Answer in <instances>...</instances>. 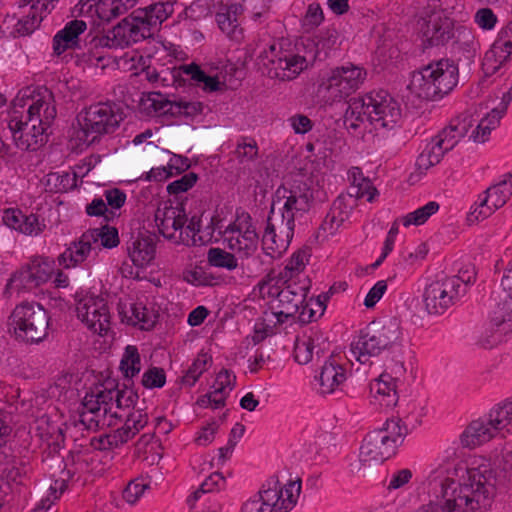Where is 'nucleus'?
Returning <instances> with one entry per match:
<instances>
[{
  "label": "nucleus",
  "instance_id": "37998d69",
  "mask_svg": "<svg viewBox=\"0 0 512 512\" xmlns=\"http://www.w3.org/2000/svg\"><path fill=\"white\" fill-rule=\"evenodd\" d=\"M87 232H93L95 249L114 248L119 244L118 230L115 227L103 226L101 228L90 229Z\"/></svg>",
  "mask_w": 512,
  "mask_h": 512
},
{
  "label": "nucleus",
  "instance_id": "393cba45",
  "mask_svg": "<svg viewBox=\"0 0 512 512\" xmlns=\"http://www.w3.org/2000/svg\"><path fill=\"white\" fill-rule=\"evenodd\" d=\"M370 393L379 405L394 407L398 402L396 379L387 373H382L370 384Z\"/></svg>",
  "mask_w": 512,
  "mask_h": 512
},
{
  "label": "nucleus",
  "instance_id": "0e129e2a",
  "mask_svg": "<svg viewBox=\"0 0 512 512\" xmlns=\"http://www.w3.org/2000/svg\"><path fill=\"white\" fill-rule=\"evenodd\" d=\"M474 20L480 28L491 30L497 23V16L490 8H481L476 12Z\"/></svg>",
  "mask_w": 512,
  "mask_h": 512
},
{
  "label": "nucleus",
  "instance_id": "a211bd4d",
  "mask_svg": "<svg viewBox=\"0 0 512 512\" xmlns=\"http://www.w3.org/2000/svg\"><path fill=\"white\" fill-rule=\"evenodd\" d=\"M396 451L388 439L375 430L364 439L359 457L362 464L369 468L392 457Z\"/></svg>",
  "mask_w": 512,
  "mask_h": 512
},
{
  "label": "nucleus",
  "instance_id": "de8ad7c7",
  "mask_svg": "<svg viewBox=\"0 0 512 512\" xmlns=\"http://www.w3.org/2000/svg\"><path fill=\"white\" fill-rule=\"evenodd\" d=\"M189 167L190 164L188 162H181V166L168 164V166L152 168L150 171L145 173L144 179L146 181H163L175 174H180Z\"/></svg>",
  "mask_w": 512,
  "mask_h": 512
},
{
  "label": "nucleus",
  "instance_id": "c85d7f7f",
  "mask_svg": "<svg viewBox=\"0 0 512 512\" xmlns=\"http://www.w3.org/2000/svg\"><path fill=\"white\" fill-rule=\"evenodd\" d=\"M325 362L321 367L319 383L323 394L333 393L338 386L346 380L344 368L329 358L324 359Z\"/></svg>",
  "mask_w": 512,
  "mask_h": 512
},
{
  "label": "nucleus",
  "instance_id": "f03ea898",
  "mask_svg": "<svg viewBox=\"0 0 512 512\" xmlns=\"http://www.w3.org/2000/svg\"><path fill=\"white\" fill-rule=\"evenodd\" d=\"M57 114L54 96L44 89L32 98H17L10 113L9 129L22 150H35L46 142L45 132Z\"/></svg>",
  "mask_w": 512,
  "mask_h": 512
},
{
  "label": "nucleus",
  "instance_id": "e433bc0d",
  "mask_svg": "<svg viewBox=\"0 0 512 512\" xmlns=\"http://www.w3.org/2000/svg\"><path fill=\"white\" fill-rule=\"evenodd\" d=\"M37 288L33 282L31 275L25 267L16 271L9 279L5 292L10 296L13 294H20L21 292H27Z\"/></svg>",
  "mask_w": 512,
  "mask_h": 512
},
{
  "label": "nucleus",
  "instance_id": "423d86ee",
  "mask_svg": "<svg viewBox=\"0 0 512 512\" xmlns=\"http://www.w3.org/2000/svg\"><path fill=\"white\" fill-rule=\"evenodd\" d=\"M494 486L478 469L468 471V480L455 488L442 505L443 512H484L491 504Z\"/></svg>",
  "mask_w": 512,
  "mask_h": 512
},
{
  "label": "nucleus",
  "instance_id": "20e7f679",
  "mask_svg": "<svg viewBox=\"0 0 512 512\" xmlns=\"http://www.w3.org/2000/svg\"><path fill=\"white\" fill-rule=\"evenodd\" d=\"M400 117L397 101L387 91L379 90L351 99L344 114V125L354 133L367 122L380 128H392Z\"/></svg>",
  "mask_w": 512,
  "mask_h": 512
},
{
  "label": "nucleus",
  "instance_id": "680f3d73",
  "mask_svg": "<svg viewBox=\"0 0 512 512\" xmlns=\"http://www.w3.org/2000/svg\"><path fill=\"white\" fill-rule=\"evenodd\" d=\"M197 174L190 172L180 179L173 181L167 187L170 194H179L188 191L197 181Z\"/></svg>",
  "mask_w": 512,
  "mask_h": 512
},
{
  "label": "nucleus",
  "instance_id": "f704fd0d",
  "mask_svg": "<svg viewBox=\"0 0 512 512\" xmlns=\"http://www.w3.org/2000/svg\"><path fill=\"white\" fill-rule=\"evenodd\" d=\"M376 431L386 437L396 449L404 442L407 435V427L400 418L388 419L384 426Z\"/></svg>",
  "mask_w": 512,
  "mask_h": 512
},
{
  "label": "nucleus",
  "instance_id": "69168bd1",
  "mask_svg": "<svg viewBox=\"0 0 512 512\" xmlns=\"http://www.w3.org/2000/svg\"><path fill=\"white\" fill-rule=\"evenodd\" d=\"M165 373L163 369L152 368L144 373L142 384L147 388L162 387L165 384Z\"/></svg>",
  "mask_w": 512,
  "mask_h": 512
},
{
  "label": "nucleus",
  "instance_id": "b1692460",
  "mask_svg": "<svg viewBox=\"0 0 512 512\" xmlns=\"http://www.w3.org/2000/svg\"><path fill=\"white\" fill-rule=\"evenodd\" d=\"M127 249L133 264L137 267H144L155 257V236L139 234L132 239Z\"/></svg>",
  "mask_w": 512,
  "mask_h": 512
},
{
  "label": "nucleus",
  "instance_id": "774afa93",
  "mask_svg": "<svg viewBox=\"0 0 512 512\" xmlns=\"http://www.w3.org/2000/svg\"><path fill=\"white\" fill-rule=\"evenodd\" d=\"M387 290V283L385 280L378 281L366 295L364 305L367 308H372L382 298Z\"/></svg>",
  "mask_w": 512,
  "mask_h": 512
},
{
  "label": "nucleus",
  "instance_id": "0eeeda50",
  "mask_svg": "<svg viewBox=\"0 0 512 512\" xmlns=\"http://www.w3.org/2000/svg\"><path fill=\"white\" fill-rule=\"evenodd\" d=\"M458 83V68L448 59H441L413 73L409 90L425 100L441 99Z\"/></svg>",
  "mask_w": 512,
  "mask_h": 512
},
{
  "label": "nucleus",
  "instance_id": "4d7b16f0",
  "mask_svg": "<svg viewBox=\"0 0 512 512\" xmlns=\"http://www.w3.org/2000/svg\"><path fill=\"white\" fill-rule=\"evenodd\" d=\"M46 228L44 219H40L35 214L25 215L24 221L20 226L19 232L25 235L37 236L42 233Z\"/></svg>",
  "mask_w": 512,
  "mask_h": 512
},
{
  "label": "nucleus",
  "instance_id": "c9c22d12",
  "mask_svg": "<svg viewBox=\"0 0 512 512\" xmlns=\"http://www.w3.org/2000/svg\"><path fill=\"white\" fill-rule=\"evenodd\" d=\"M446 140L447 139H444L442 134L439 132V134L432 138V140L423 149L420 154V158L427 160H440L444 157H452L450 153L455 147L451 143L450 145L446 144Z\"/></svg>",
  "mask_w": 512,
  "mask_h": 512
},
{
  "label": "nucleus",
  "instance_id": "6e6552de",
  "mask_svg": "<svg viewBox=\"0 0 512 512\" xmlns=\"http://www.w3.org/2000/svg\"><path fill=\"white\" fill-rule=\"evenodd\" d=\"M340 44V35L335 29H327L319 36L317 42L312 41L316 47V52L309 59L306 56L286 53L283 56L269 60V75L271 78L280 80H292L296 78L308 66L309 61L320 57L321 53L325 57L327 52Z\"/></svg>",
  "mask_w": 512,
  "mask_h": 512
},
{
  "label": "nucleus",
  "instance_id": "6ab92c4d",
  "mask_svg": "<svg viewBox=\"0 0 512 512\" xmlns=\"http://www.w3.org/2000/svg\"><path fill=\"white\" fill-rule=\"evenodd\" d=\"M421 34L424 48L445 45L453 37V22L435 13L424 21Z\"/></svg>",
  "mask_w": 512,
  "mask_h": 512
},
{
  "label": "nucleus",
  "instance_id": "473e14b6",
  "mask_svg": "<svg viewBox=\"0 0 512 512\" xmlns=\"http://www.w3.org/2000/svg\"><path fill=\"white\" fill-rule=\"evenodd\" d=\"M502 35L505 38H507V40L502 45L494 44L492 49L487 51L484 56L482 65L483 70L485 71L486 74L495 73L498 70L501 64V62L495 64V57L498 50H500L501 52H506L508 55L512 53V20L507 24L505 29L502 31Z\"/></svg>",
  "mask_w": 512,
  "mask_h": 512
},
{
  "label": "nucleus",
  "instance_id": "2eb2a0df",
  "mask_svg": "<svg viewBox=\"0 0 512 512\" xmlns=\"http://www.w3.org/2000/svg\"><path fill=\"white\" fill-rule=\"evenodd\" d=\"M77 317L94 333L102 335L110 329V313L104 299L85 296L76 304Z\"/></svg>",
  "mask_w": 512,
  "mask_h": 512
},
{
  "label": "nucleus",
  "instance_id": "4c0bfd02",
  "mask_svg": "<svg viewBox=\"0 0 512 512\" xmlns=\"http://www.w3.org/2000/svg\"><path fill=\"white\" fill-rule=\"evenodd\" d=\"M237 10L236 5H231L220 9L216 14L219 28L232 38L236 37L238 31Z\"/></svg>",
  "mask_w": 512,
  "mask_h": 512
},
{
  "label": "nucleus",
  "instance_id": "58836bf2",
  "mask_svg": "<svg viewBox=\"0 0 512 512\" xmlns=\"http://www.w3.org/2000/svg\"><path fill=\"white\" fill-rule=\"evenodd\" d=\"M200 227V220L196 217H192L186 226L180 228L178 234L176 235V239L173 240L186 246L203 245V239L200 235H198Z\"/></svg>",
  "mask_w": 512,
  "mask_h": 512
},
{
  "label": "nucleus",
  "instance_id": "338daca9",
  "mask_svg": "<svg viewBox=\"0 0 512 512\" xmlns=\"http://www.w3.org/2000/svg\"><path fill=\"white\" fill-rule=\"evenodd\" d=\"M223 478L219 473L212 474L208 480L202 483L199 489H197L188 499V503L192 510L195 509V501L198 500L202 494L209 492L213 489L214 485H217L218 480H222Z\"/></svg>",
  "mask_w": 512,
  "mask_h": 512
},
{
  "label": "nucleus",
  "instance_id": "3c124183",
  "mask_svg": "<svg viewBox=\"0 0 512 512\" xmlns=\"http://www.w3.org/2000/svg\"><path fill=\"white\" fill-rule=\"evenodd\" d=\"M492 322L497 327H502L504 332L512 330V298L498 306Z\"/></svg>",
  "mask_w": 512,
  "mask_h": 512
},
{
  "label": "nucleus",
  "instance_id": "13d9d810",
  "mask_svg": "<svg viewBox=\"0 0 512 512\" xmlns=\"http://www.w3.org/2000/svg\"><path fill=\"white\" fill-rule=\"evenodd\" d=\"M492 117V111L483 118L476 128L473 130L472 134L470 135V139H472L473 142L482 143L485 142L490 135V132L492 129H494L499 123L493 124L491 120Z\"/></svg>",
  "mask_w": 512,
  "mask_h": 512
},
{
  "label": "nucleus",
  "instance_id": "cd10ccee",
  "mask_svg": "<svg viewBox=\"0 0 512 512\" xmlns=\"http://www.w3.org/2000/svg\"><path fill=\"white\" fill-rule=\"evenodd\" d=\"M262 506L255 503L246 505L243 512H288L293 508L291 501L284 500V493L278 489H267L261 493Z\"/></svg>",
  "mask_w": 512,
  "mask_h": 512
},
{
  "label": "nucleus",
  "instance_id": "8fccbe9b",
  "mask_svg": "<svg viewBox=\"0 0 512 512\" xmlns=\"http://www.w3.org/2000/svg\"><path fill=\"white\" fill-rule=\"evenodd\" d=\"M512 420V402L504 403L501 406L493 409L489 414L488 421L491 426L494 427L496 432L507 424H509Z\"/></svg>",
  "mask_w": 512,
  "mask_h": 512
},
{
  "label": "nucleus",
  "instance_id": "5fc2aeb1",
  "mask_svg": "<svg viewBox=\"0 0 512 512\" xmlns=\"http://www.w3.org/2000/svg\"><path fill=\"white\" fill-rule=\"evenodd\" d=\"M64 489V482L62 481L60 485H58V482L56 481L55 486L51 485L47 490L42 491L41 500L39 504L36 505L35 511L39 512L49 510L54 501L63 493Z\"/></svg>",
  "mask_w": 512,
  "mask_h": 512
},
{
  "label": "nucleus",
  "instance_id": "2f4dec72",
  "mask_svg": "<svg viewBox=\"0 0 512 512\" xmlns=\"http://www.w3.org/2000/svg\"><path fill=\"white\" fill-rule=\"evenodd\" d=\"M350 215V208L345 203L343 197H338L327 214L322 229L330 234H333L348 218Z\"/></svg>",
  "mask_w": 512,
  "mask_h": 512
},
{
  "label": "nucleus",
  "instance_id": "7c9ffc66",
  "mask_svg": "<svg viewBox=\"0 0 512 512\" xmlns=\"http://www.w3.org/2000/svg\"><path fill=\"white\" fill-rule=\"evenodd\" d=\"M348 180L351 183L348 191L350 197L359 199L368 195L367 201L371 202L373 200L377 190L371 187L368 177L364 176L361 168L352 167L348 172Z\"/></svg>",
  "mask_w": 512,
  "mask_h": 512
},
{
  "label": "nucleus",
  "instance_id": "dca6fc26",
  "mask_svg": "<svg viewBox=\"0 0 512 512\" xmlns=\"http://www.w3.org/2000/svg\"><path fill=\"white\" fill-rule=\"evenodd\" d=\"M152 21L153 19L147 11L139 9L114 27V36L127 38L134 42L150 38L159 27Z\"/></svg>",
  "mask_w": 512,
  "mask_h": 512
},
{
  "label": "nucleus",
  "instance_id": "bf43d9fd",
  "mask_svg": "<svg viewBox=\"0 0 512 512\" xmlns=\"http://www.w3.org/2000/svg\"><path fill=\"white\" fill-rule=\"evenodd\" d=\"M47 182L48 184L54 183V186L58 191H66L76 187L77 173L74 172L72 175L69 173H63L62 175H59L58 173H50L48 174Z\"/></svg>",
  "mask_w": 512,
  "mask_h": 512
},
{
  "label": "nucleus",
  "instance_id": "864d4df0",
  "mask_svg": "<svg viewBox=\"0 0 512 512\" xmlns=\"http://www.w3.org/2000/svg\"><path fill=\"white\" fill-rule=\"evenodd\" d=\"M130 311L132 313L130 321L134 325L141 324V327L144 329H148L153 326L155 322L154 315L141 303L131 305Z\"/></svg>",
  "mask_w": 512,
  "mask_h": 512
},
{
  "label": "nucleus",
  "instance_id": "bb28decb",
  "mask_svg": "<svg viewBox=\"0 0 512 512\" xmlns=\"http://www.w3.org/2000/svg\"><path fill=\"white\" fill-rule=\"evenodd\" d=\"M495 434L496 430L488 420L477 419L466 427L461 436V443L464 447L475 448L490 441Z\"/></svg>",
  "mask_w": 512,
  "mask_h": 512
},
{
  "label": "nucleus",
  "instance_id": "4468645a",
  "mask_svg": "<svg viewBox=\"0 0 512 512\" xmlns=\"http://www.w3.org/2000/svg\"><path fill=\"white\" fill-rule=\"evenodd\" d=\"M224 241L230 250L242 257L248 258L251 256L257 250L258 235L255 227L250 222V217L238 218L227 227L224 232Z\"/></svg>",
  "mask_w": 512,
  "mask_h": 512
},
{
  "label": "nucleus",
  "instance_id": "052dcab7",
  "mask_svg": "<svg viewBox=\"0 0 512 512\" xmlns=\"http://www.w3.org/2000/svg\"><path fill=\"white\" fill-rule=\"evenodd\" d=\"M323 19L324 14L320 5L315 3L310 4L303 19V26L306 30L314 29L322 23Z\"/></svg>",
  "mask_w": 512,
  "mask_h": 512
},
{
  "label": "nucleus",
  "instance_id": "f257e3e1",
  "mask_svg": "<svg viewBox=\"0 0 512 512\" xmlns=\"http://www.w3.org/2000/svg\"><path fill=\"white\" fill-rule=\"evenodd\" d=\"M312 198L306 184L303 187L292 186L291 189L282 187L276 191L262 237L265 254L277 258L287 250L294 234L295 217L310 209Z\"/></svg>",
  "mask_w": 512,
  "mask_h": 512
},
{
  "label": "nucleus",
  "instance_id": "09e8293b",
  "mask_svg": "<svg viewBox=\"0 0 512 512\" xmlns=\"http://www.w3.org/2000/svg\"><path fill=\"white\" fill-rule=\"evenodd\" d=\"M208 262L214 267L233 270L237 267L236 257L220 248H210L208 251Z\"/></svg>",
  "mask_w": 512,
  "mask_h": 512
},
{
  "label": "nucleus",
  "instance_id": "49530a36",
  "mask_svg": "<svg viewBox=\"0 0 512 512\" xmlns=\"http://www.w3.org/2000/svg\"><path fill=\"white\" fill-rule=\"evenodd\" d=\"M120 369L126 378H132L140 371V357L135 346H127L120 363Z\"/></svg>",
  "mask_w": 512,
  "mask_h": 512
},
{
  "label": "nucleus",
  "instance_id": "5701e85b",
  "mask_svg": "<svg viewBox=\"0 0 512 512\" xmlns=\"http://www.w3.org/2000/svg\"><path fill=\"white\" fill-rule=\"evenodd\" d=\"M303 301L304 294L294 292L290 286H287L278 292L277 299L272 306V313L277 317L278 322L282 323L298 312Z\"/></svg>",
  "mask_w": 512,
  "mask_h": 512
},
{
  "label": "nucleus",
  "instance_id": "79ce46f5",
  "mask_svg": "<svg viewBox=\"0 0 512 512\" xmlns=\"http://www.w3.org/2000/svg\"><path fill=\"white\" fill-rule=\"evenodd\" d=\"M440 206L436 201H430L423 207L416 209L415 211L408 213L404 217L401 218L402 224L405 227L410 225H422L424 224L432 215L438 212Z\"/></svg>",
  "mask_w": 512,
  "mask_h": 512
},
{
  "label": "nucleus",
  "instance_id": "aec40b11",
  "mask_svg": "<svg viewBox=\"0 0 512 512\" xmlns=\"http://www.w3.org/2000/svg\"><path fill=\"white\" fill-rule=\"evenodd\" d=\"M148 423L147 414L142 410H134L131 412L125 424L117 429L112 436L100 437L98 442L100 444L99 449H106L105 442L109 445L118 446L124 444L132 439L136 434L139 433Z\"/></svg>",
  "mask_w": 512,
  "mask_h": 512
},
{
  "label": "nucleus",
  "instance_id": "412c9836",
  "mask_svg": "<svg viewBox=\"0 0 512 512\" xmlns=\"http://www.w3.org/2000/svg\"><path fill=\"white\" fill-rule=\"evenodd\" d=\"M155 222L159 232L167 239H176L180 228L187 222L186 214L182 207L167 206L158 208L155 212Z\"/></svg>",
  "mask_w": 512,
  "mask_h": 512
},
{
  "label": "nucleus",
  "instance_id": "a18cd8bd",
  "mask_svg": "<svg viewBox=\"0 0 512 512\" xmlns=\"http://www.w3.org/2000/svg\"><path fill=\"white\" fill-rule=\"evenodd\" d=\"M212 358L207 353H200L194 360L192 365L186 371V374L182 378V382L189 386L194 385L198 378L207 370L208 364Z\"/></svg>",
  "mask_w": 512,
  "mask_h": 512
},
{
  "label": "nucleus",
  "instance_id": "4be33fe9",
  "mask_svg": "<svg viewBox=\"0 0 512 512\" xmlns=\"http://www.w3.org/2000/svg\"><path fill=\"white\" fill-rule=\"evenodd\" d=\"M93 232H84L77 241L70 243L68 248L59 255L58 263L68 269L83 263L89 253L95 250Z\"/></svg>",
  "mask_w": 512,
  "mask_h": 512
},
{
  "label": "nucleus",
  "instance_id": "c03bdc74",
  "mask_svg": "<svg viewBox=\"0 0 512 512\" xmlns=\"http://www.w3.org/2000/svg\"><path fill=\"white\" fill-rule=\"evenodd\" d=\"M308 261V254L306 251L299 250L295 252L289 263L284 267V270L279 273L278 282L286 283L291 279L295 273H299L304 269L306 262Z\"/></svg>",
  "mask_w": 512,
  "mask_h": 512
},
{
  "label": "nucleus",
  "instance_id": "7ed1b4c3",
  "mask_svg": "<svg viewBox=\"0 0 512 512\" xmlns=\"http://www.w3.org/2000/svg\"><path fill=\"white\" fill-rule=\"evenodd\" d=\"M137 394L129 388L114 389L106 386H97L87 393L82 402V409L78 419L65 424V433L72 434V429L80 427L82 430H97L112 425V408H128L135 404Z\"/></svg>",
  "mask_w": 512,
  "mask_h": 512
},
{
  "label": "nucleus",
  "instance_id": "c756f323",
  "mask_svg": "<svg viewBox=\"0 0 512 512\" xmlns=\"http://www.w3.org/2000/svg\"><path fill=\"white\" fill-rule=\"evenodd\" d=\"M476 120L472 114L468 111L458 115L452 119L448 126L440 131L444 139L446 138V144L450 143L456 147L460 139L465 137L469 130L474 126Z\"/></svg>",
  "mask_w": 512,
  "mask_h": 512
},
{
  "label": "nucleus",
  "instance_id": "a19ab883",
  "mask_svg": "<svg viewBox=\"0 0 512 512\" xmlns=\"http://www.w3.org/2000/svg\"><path fill=\"white\" fill-rule=\"evenodd\" d=\"M183 74L188 75L197 83H203L204 90L213 92L221 88V83L216 77H211L205 74L204 71L196 64L183 65L181 67Z\"/></svg>",
  "mask_w": 512,
  "mask_h": 512
},
{
  "label": "nucleus",
  "instance_id": "a878e982",
  "mask_svg": "<svg viewBox=\"0 0 512 512\" xmlns=\"http://www.w3.org/2000/svg\"><path fill=\"white\" fill-rule=\"evenodd\" d=\"M87 29L83 20H72L65 25L53 38V50L55 54L61 55L67 49L78 46L79 35Z\"/></svg>",
  "mask_w": 512,
  "mask_h": 512
},
{
  "label": "nucleus",
  "instance_id": "39448f33",
  "mask_svg": "<svg viewBox=\"0 0 512 512\" xmlns=\"http://www.w3.org/2000/svg\"><path fill=\"white\" fill-rule=\"evenodd\" d=\"M124 119V113L115 103H97L77 116L78 128L73 130L67 148L79 153L88 148L99 136L116 131Z\"/></svg>",
  "mask_w": 512,
  "mask_h": 512
},
{
  "label": "nucleus",
  "instance_id": "72a5a7b5",
  "mask_svg": "<svg viewBox=\"0 0 512 512\" xmlns=\"http://www.w3.org/2000/svg\"><path fill=\"white\" fill-rule=\"evenodd\" d=\"M37 287L51 279L54 273V262L48 258L37 257L24 266Z\"/></svg>",
  "mask_w": 512,
  "mask_h": 512
},
{
  "label": "nucleus",
  "instance_id": "9b49d317",
  "mask_svg": "<svg viewBox=\"0 0 512 512\" xmlns=\"http://www.w3.org/2000/svg\"><path fill=\"white\" fill-rule=\"evenodd\" d=\"M395 340V331L389 327H372L366 329L357 341L351 344V357L365 364L371 357L390 347Z\"/></svg>",
  "mask_w": 512,
  "mask_h": 512
},
{
  "label": "nucleus",
  "instance_id": "e2e57ef3",
  "mask_svg": "<svg viewBox=\"0 0 512 512\" xmlns=\"http://www.w3.org/2000/svg\"><path fill=\"white\" fill-rule=\"evenodd\" d=\"M148 488V485L138 480H132L123 491V498L129 504H134Z\"/></svg>",
  "mask_w": 512,
  "mask_h": 512
},
{
  "label": "nucleus",
  "instance_id": "1a4fd4ad",
  "mask_svg": "<svg viewBox=\"0 0 512 512\" xmlns=\"http://www.w3.org/2000/svg\"><path fill=\"white\" fill-rule=\"evenodd\" d=\"M49 317L38 303L23 302L17 305L9 318L10 331L16 340L34 344L47 336Z\"/></svg>",
  "mask_w": 512,
  "mask_h": 512
},
{
  "label": "nucleus",
  "instance_id": "f3484780",
  "mask_svg": "<svg viewBox=\"0 0 512 512\" xmlns=\"http://www.w3.org/2000/svg\"><path fill=\"white\" fill-rule=\"evenodd\" d=\"M330 342L321 332L297 339L294 347L295 360L302 365L309 362H320L329 358L331 353Z\"/></svg>",
  "mask_w": 512,
  "mask_h": 512
},
{
  "label": "nucleus",
  "instance_id": "603ef678",
  "mask_svg": "<svg viewBox=\"0 0 512 512\" xmlns=\"http://www.w3.org/2000/svg\"><path fill=\"white\" fill-rule=\"evenodd\" d=\"M148 15L153 19L154 24L160 26L174 11L173 3L168 0L165 2H158L144 8Z\"/></svg>",
  "mask_w": 512,
  "mask_h": 512
},
{
  "label": "nucleus",
  "instance_id": "ddd939ff",
  "mask_svg": "<svg viewBox=\"0 0 512 512\" xmlns=\"http://www.w3.org/2000/svg\"><path fill=\"white\" fill-rule=\"evenodd\" d=\"M512 195V174L505 175V179L490 186L485 191V197L478 206L467 215V222L473 225L491 216L496 210L503 207Z\"/></svg>",
  "mask_w": 512,
  "mask_h": 512
},
{
  "label": "nucleus",
  "instance_id": "9d476101",
  "mask_svg": "<svg viewBox=\"0 0 512 512\" xmlns=\"http://www.w3.org/2000/svg\"><path fill=\"white\" fill-rule=\"evenodd\" d=\"M462 280L457 276H444L429 284L424 293V302L429 314H442L459 296Z\"/></svg>",
  "mask_w": 512,
  "mask_h": 512
},
{
  "label": "nucleus",
  "instance_id": "6e6d98bb",
  "mask_svg": "<svg viewBox=\"0 0 512 512\" xmlns=\"http://www.w3.org/2000/svg\"><path fill=\"white\" fill-rule=\"evenodd\" d=\"M26 473V463L23 460H14L11 467L4 469L3 476L8 484L22 485Z\"/></svg>",
  "mask_w": 512,
  "mask_h": 512
},
{
  "label": "nucleus",
  "instance_id": "ea45409f",
  "mask_svg": "<svg viewBox=\"0 0 512 512\" xmlns=\"http://www.w3.org/2000/svg\"><path fill=\"white\" fill-rule=\"evenodd\" d=\"M127 9L126 3L121 0H99L96 4V14L105 22L122 15Z\"/></svg>",
  "mask_w": 512,
  "mask_h": 512
},
{
  "label": "nucleus",
  "instance_id": "f8f14e48",
  "mask_svg": "<svg viewBox=\"0 0 512 512\" xmlns=\"http://www.w3.org/2000/svg\"><path fill=\"white\" fill-rule=\"evenodd\" d=\"M366 71L354 64H347L331 70L325 83L332 101H341L360 88L366 79Z\"/></svg>",
  "mask_w": 512,
  "mask_h": 512
}]
</instances>
